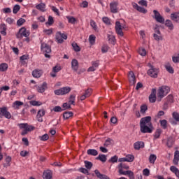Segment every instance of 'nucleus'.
Masks as SVG:
<instances>
[{
	"mask_svg": "<svg viewBox=\"0 0 179 179\" xmlns=\"http://www.w3.org/2000/svg\"><path fill=\"white\" fill-rule=\"evenodd\" d=\"M18 127H20V129H23L21 132V135L22 136H24V135H27V132H30V131H34V129H36L34 127L29 125V124L27 123L19 124Z\"/></svg>",
	"mask_w": 179,
	"mask_h": 179,
	"instance_id": "nucleus-1",
	"label": "nucleus"
},
{
	"mask_svg": "<svg viewBox=\"0 0 179 179\" xmlns=\"http://www.w3.org/2000/svg\"><path fill=\"white\" fill-rule=\"evenodd\" d=\"M30 36V31H27L24 27L19 29L18 32L16 34L17 38L22 40L23 37H29Z\"/></svg>",
	"mask_w": 179,
	"mask_h": 179,
	"instance_id": "nucleus-2",
	"label": "nucleus"
},
{
	"mask_svg": "<svg viewBox=\"0 0 179 179\" xmlns=\"http://www.w3.org/2000/svg\"><path fill=\"white\" fill-rule=\"evenodd\" d=\"M41 51H43V52H45V58H50V55H48L51 52V46L49 45L48 44L42 42L41 43Z\"/></svg>",
	"mask_w": 179,
	"mask_h": 179,
	"instance_id": "nucleus-3",
	"label": "nucleus"
},
{
	"mask_svg": "<svg viewBox=\"0 0 179 179\" xmlns=\"http://www.w3.org/2000/svg\"><path fill=\"white\" fill-rule=\"evenodd\" d=\"M170 92V87L167 86H162L159 87L158 90L157 96L158 97H160V99H163L164 96L169 94V92Z\"/></svg>",
	"mask_w": 179,
	"mask_h": 179,
	"instance_id": "nucleus-4",
	"label": "nucleus"
},
{
	"mask_svg": "<svg viewBox=\"0 0 179 179\" xmlns=\"http://www.w3.org/2000/svg\"><path fill=\"white\" fill-rule=\"evenodd\" d=\"M2 117H5V118H7L8 120L12 118V115L8 111V107L6 106L0 108V118H2Z\"/></svg>",
	"mask_w": 179,
	"mask_h": 179,
	"instance_id": "nucleus-5",
	"label": "nucleus"
},
{
	"mask_svg": "<svg viewBox=\"0 0 179 179\" xmlns=\"http://www.w3.org/2000/svg\"><path fill=\"white\" fill-rule=\"evenodd\" d=\"M69 92H71L70 87H64L59 90H55V94H57V96H59V95L64 96V94H68Z\"/></svg>",
	"mask_w": 179,
	"mask_h": 179,
	"instance_id": "nucleus-6",
	"label": "nucleus"
},
{
	"mask_svg": "<svg viewBox=\"0 0 179 179\" xmlns=\"http://www.w3.org/2000/svg\"><path fill=\"white\" fill-rule=\"evenodd\" d=\"M154 16H152L153 19H155L156 22L158 23H161L162 24H164V18L162 15H160V13L157 11V10H153Z\"/></svg>",
	"mask_w": 179,
	"mask_h": 179,
	"instance_id": "nucleus-7",
	"label": "nucleus"
},
{
	"mask_svg": "<svg viewBox=\"0 0 179 179\" xmlns=\"http://www.w3.org/2000/svg\"><path fill=\"white\" fill-rule=\"evenodd\" d=\"M140 130L142 134H152L153 132V125L140 126Z\"/></svg>",
	"mask_w": 179,
	"mask_h": 179,
	"instance_id": "nucleus-8",
	"label": "nucleus"
},
{
	"mask_svg": "<svg viewBox=\"0 0 179 179\" xmlns=\"http://www.w3.org/2000/svg\"><path fill=\"white\" fill-rule=\"evenodd\" d=\"M145 125H152V117L147 116L141 119L140 127H145Z\"/></svg>",
	"mask_w": 179,
	"mask_h": 179,
	"instance_id": "nucleus-9",
	"label": "nucleus"
},
{
	"mask_svg": "<svg viewBox=\"0 0 179 179\" xmlns=\"http://www.w3.org/2000/svg\"><path fill=\"white\" fill-rule=\"evenodd\" d=\"M67 38L68 35L66 34H62L59 31L56 34V40L59 44H62V43H64V40H66Z\"/></svg>",
	"mask_w": 179,
	"mask_h": 179,
	"instance_id": "nucleus-10",
	"label": "nucleus"
},
{
	"mask_svg": "<svg viewBox=\"0 0 179 179\" xmlns=\"http://www.w3.org/2000/svg\"><path fill=\"white\" fill-rule=\"evenodd\" d=\"M159 73V70L155 68L153 66H151V69L148 70V75L151 78H157Z\"/></svg>",
	"mask_w": 179,
	"mask_h": 179,
	"instance_id": "nucleus-11",
	"label": "nucleus"
},
{
	"mask_svg": "<svg viewBox=\"0 0 179 179\" xmlns=\"http://www.w3.org/2000/svg\"><path fill=\"white\" fill-rule=\"evenodd\" d=\"M115 30L117 34L121 37L124 36V32H122V25H121V22H120V21H117L115 22Z\"/></svg>",
	"mask_w": 179,
	"mask_h": 179,
	"instance_id": "nucleus-12",
	"label": "nucleus"
},
{
	"mask_svg": "<svg viewBox=\"0 0 179 179\" xmlns=\"http://www.w3.org/2000/svg\"><path fill=\"white\" fill-rule=\"evenodd\" d=\"M128 78L130 84L133 86L135 85V83H136V78H135V74L134 73V71L129 72Z\"/></svg>",
	"mask_w": 179,
	"mask_h": 179,
	"instance_id": "nucleus-13",
	"label": "nucleus"
},
{
	"mask_svg": "<svg viewBox=\"0 0 179 179\" xmlns=\"http://www.w3.org/2000/svg\"><path fill=\"white\" fill-rule=\"evenodd\" d=\"M118 2L113 1L110 3V12L112 13H117L118 12Z\"/></svg>",
	"mask_w": 179,
	"mask_h": 179,
	"instance_id": "nucleus-14",
	"label": "nucleus"
},
{
	"mask_svg": "<svg viewBox=\"0 0 179 179\" xmlns=\"http://www.w3.org/2000/svg\"><path fill=\"white\" fill-rule=\"evenodd\" d=\"M45 115V111L43 109H41L38 111L36 117L38 121V122H43V117Z\"/></svg>",
	"mask_w": 179,
	"mask_h": 179,
	"instance_id": "nucleus-15",
	"label": "nucleus"
},
{
	"mask_svg": "<svg viewBox=\"0 0 179 179\" xmlns=\"http://www.w3.org/2000/svg\"><path fill=\"white\" fill-rule=\"evenodd\" d=\"M134 148L135 150L143 149V148H145V143H143V141H137L134 144Z\"/></svg>",
	"mask_w": 179,
	"mask_h": 179,
	"instance_id": "nucleus-16",
	"label": "nucleus"
},
{
	"mask_svg": "<svg viewBox=\"0 0 179 179\" xmlns=\"http://www.w3.org/2000/svg\"><path fill=\"white\" fill-rule=\"evenodd\" d=\"M71 68L75 72H78V69H79V62L76 59H72Z\"/></svg>",
	"mask_w": 179,
	"mask_h": 179,
	"instance_id": "nucleus-17",
	"label": "nucleus"
},
{
	"mask_svg": "<svg viewBox=\"0 0 179 179\" xmlns=\"http://www.w3.org/2000/svg\"><path fill=\"white\" fill-rule=\"evenodd\" d=\"M171 19L176 23H179V12H175L171 14Z\"/></svg>",
	"mask_w": 179,
	"mask_h": 179,
	"instance_id": "nucleus-18",
	"label": "nucleus"
},
{
	"mask_svg": "<svg viewBox=\"0 0 179 179\" xmlns=\"http://www.w3.org/2000/svg\"><path fill=\"white\" fill-rule=\"evenodd\" d=\"M94 173H95V174H96V176L98 178H100V179H110V177H108V176L104 175V174H101L100 173V171H99V170H97V169H96L94 171Z\"/></svg>",
	"mask_w": 179,
	"mask_h": 179,
	"instance_id": "nucleus-19",
	"label": "nucleus"
},
{
	"mask_svg": "<svg viewBox=\"0 0 179 179\" xmlns=\"http://www.w3.org/2000/svg\"><path fill=\"white\" fill-rule=\"evenodd\" d=\"M43 75V71L40 69H35L32 71V76L34 78H41Z\"/></svg>",
	"mask_w": 179,
	"mask_h": 179,
	"instance_id": "nucleus-20",
	"label": "nucleus"
},
{
	"mask_svg": "<svg viewBox=\"0 0 179 179\" xmlns=\"http://www.w3.org/2000/svg\"><path fill=\"white\" fill-rule=\"evenodd\" d=\"M46 89H47V83L44 82L42 84V85L38 87L37 91L38 92V93H44Z\"/></svg>",
	"mask_w": 179,
	"mask_h": 179,
	"instance_id": "nucleus-21",
	"label": "nucleus"
},
{
	"mask_svg": "<svg viewBox=\"0 0 179 179\" xmlns=\"http://www.w3.org/2000/svg\"><path fill=\"white\" fill-rule=\"evenodd\" d=\"M178 162H179V151L176 150L174 154V159L173 160V164L175 166H178Z\"/></svg>",
	"mask_w": 179,
	"mask_h": 179,
	"instance_id": "nucleus-22",
	"label": "nucleus"
},
{
	"mask_svg": "<svg viewBox=\"0 0 179 179\" xmlns=\"http://www.w3.org/2000/svg\"><path fill=\"white\" fill-rule=\"evenodd\" d=\"M61 70V66H55L53 67L52 69V72L54 73H51L50 76H52V78H55V76H57V72H59V71Z\"/></svg>",
	"mask_w": 179,
	"mask_h": 179,
	"instance_id": "nucleus-23",
	"label": "nucleus"
},
{
	"mask_svg": "<svg viewBox=\"0 0 179 179\" xmlns=\"http://www.w3.org/2000/svg\"><path fill=\"white\" fill-rule=\"evenodd\" d=\"M43 177L44 179H51L52 178V173H51V171H46L43 172Z\"/></svg>",
	"mask_w": 179,
	"mask_h": 179,
	"instance_id": "nucleus-24",
	"label": "nucleus"
},
{
	"mask_svg": "<svg viewBox=\"0 0 179 179\" xmlns=\"http://www.w3.org/2000/svg\"><path fill=\"white\" fill-rule=\"evenodd\" d=\"M71 117H73V113L71 111L64 112L63 113L64 120H69Z\"/></svg>",
	"mask_w": 179,
	"mask_h": 179,
	"instance_id": "nucleus-25",
	"label": "nucleus"
},
{
	"mask_svg": "<svg viewBox=\"0 0 179 179\" xmlns=\"http://www.w3.org/2000/svg\"><path fill=\"white\" fill-rule=\"evenodd\" d=\"M87 153L89 156H97L99 155V152L94 149L87 150Z\"/></svg>",
	"mask_w": 179,
	"mask_h": 179,
	"instance_id": "nucleus-26",
	"label": "nucleus"
},
{
	"mask_svg": "<svg viewBox=\"0 0 179 179\" xmlns=\"http://www.w3.org/2000/svg\"><path fill=\"white\" fill-rule=\"evenodd\" d=\"M96 160H100L102 163H106L107 162V157L105 155H99L96 158Z\"/></svg>",
	"mask_w": 179,
	"mask_h": 179,
	"instance_id": "nucleus-27",
	"label": "nucleus"
},
{
	"mask_svg": "<svg viewBox=\"0 0 179 179\" xmlns=\"http://www.w3.org/2000/svg\"><path fill=\"white\" fill-rule=\"evenodd\" d=\"M173 145H174V140L173 139V137H169L167 139L166 146L171 148H173Z\"/></svg>",
	"mask_w": 179,
	"mask_h": 179,
	"instance_id": "nucleus-28",
	"label": "nucleus"
},
{
	"mask_svg": "<svg viewBox=\"0 0 179 179\" xmlns=\"http://www.w3.org/2000/svg\"><path fill=\"white\" fill-rule=\"evenodd\" d=\"M165 26H166V27H169V30H173V29H174V25L173 24V22L170 20H166Z\"/></svg>",
	"mask_w": 179,
	"mask_h": 179,
	"instance_id": "nucleus-29",
	"label": "nucleus"
},
{
	"mask_svg": "<svg viewBox=\"0 0 179 179\" xmlns=\"http://www.w3.org/2000/svg\"><path fill=\"white\" fill-rule=\"evenodd\" d=\"M170 170H171V171H172V173H174V174L176 176V177H178L179 178V170L178 169L177 167H176L174 166H171L170 167Z\"/></svg>",
	"mask_w": 179,
	"mask_h": 179,
	"instance_id": "nucleus-30",
	"label": "nucleus"
},
{
	"mask_svg": "<svg viewBox=\"0 0 179 179\" xmlns=\"http://www.w3.org/2000/svg\"><path fill=\"white\" fill-rule=\"evenodd\" d=\"M36 9H38V10H41V12H45V3H39L36 6Z\"/></svg>",
	"mask_w": 179,
	"mask_h": 179,
	"instance_id": "nucleus-31",
	"label": "nucleus"
},
{
	"mask_svg": "<svg viewBox=\"0 0 179 179\" xmlns=\"http://www.w3.org/2000/svg\"><path fill=\"white\" fill-rule=\"evenodd\" d=\"M134 8H136L137 9V10L138 12H141V13H146L148 12V10L145 9V8H143V7H141V6H138V4H136Z\"/></svg>",
	"mask_w": 179,
	"mask_h": 179,
	"instance_id": "nucleus-32",
	"label": "nucleus"
},
{
	"mask_svg": "<svg viewBox=\"0 0 179 179\" xmlns=\"http://www.w3.org/2000/svg\"><path fill=\"white\" fill-rule=\"evenodd\" d=\"M122 169H124V170H129V166L124 164V163H120L118 165V169L119 170H122Z\"/></svg>",
	"mask_w": 179,
	"mask_h": 179,
	"instance_id": "nucleus-33",
	"label": "nucleus"
},
{
	"mask_svg": "<svg viewBox=\"0 0 179 179\" xmlns=\"http://www.w3.org/2000/svg\"><path fill=\"white\" fill-rule=\"evenodd\" d=\"M71 45L76 52H79V51H80V47H79V45H78V43H76V42H73Z\"/></svg>",
	"mask_w": 179,
	"mask_h": 179,
	"instance_id": "nucleus-34",
	"label": "nucleus"
},
{
	"mask_svg": "<svg viewBox=\"0 0 179 179\" xmlns=\"http://www.w3.org/2000/svg\"><path fill=\"white\" fill-rule=\"evenodd\" d=\"M8 70V64L6 63H2L0 64V71L5 72V71Z\"/></svg>",
	"mask_w": 179,
	"mask_h": 179,
	"instance_id": "nucleus-35",
	"label": "nucleus"
},
{
	"mask_svg": "<svg viewBox=\"0 0 179 179\" xmlns=\"http://www.w3.org/2000/svg\"><path fill=\"white\" fill-rule=\"evenodd\" d=\"M108 37L109 43L114 45L115 44V36H114L113 35H108Z\"/></svg>",
	"mask_w": 179,
	"mask_h": 179,
	"instance_id": "nucleus-36",
	"label": "nucleus"
},
{
	"mask_svg": "<svg viewBox=\"0 0 179 179\" xmlns=\"http://www.w3.org/2000/svg\"><path fill=\"white\" fill-rule=\"evenodd\" d=\"M157 159V157H156V155L152 154L150 155L149 162H150V163L155 164V162H156Z\"/></svg>",
	"mask_w": 179,
	"mask_h": 179,
	"instance_id": "nucleus-37",
	"label": "nucleus"
},
{
	"mask_svg": "<svg viewBox=\"0 0 179 179\" xmlns=\"http://www.w3.org/2000/svg\"><path fill=\"white\" fill-rule=\"evenodd\" d=\"M160 135H162V129H157L154 134L155 139H158V138H160Z\"/></svg>",
	"mask_w": 179,
	"mask_h": 179,
	"instance_id": "nucleus-38",
	"label": "nucleus"
},
{
	"mask_svg": "<svg viewBox=\"0 0 179 179\" xmlns=\"http://www.w3.org/2000/svg\"><path fill=\"white\" fill-rule=\"evenodd\" d=\"M147 111H148V106L142 105L141 106L140 113H141V114H145Z\"/></svg>",
	"mask_w": 179,
	"mask_h": 179,
	"instance_id": "nucleus-39",
	"label": "nucleus"
},
{
	"mask_svg": "<svg viewBox=\"0 0 179 179\" xmlns=\"http://www.w3.org/2000/svg\"><path fill=\"white\" fill-rule=\"evenodd\" d=\"M45 24H48V26H52V24H54V17L50 15L48 17V22H45Z\"/></svg>",
	"mask_w": 179,
	"mask_h": 179,
	"instance_id": "nucleus-40",
	"label": "nucleus"
},
{
	"mask_svg": "<svg viewBox=\"0 0 179 179\" xmlns=\"http://www.w3.org/2000/svg\"><path fill=\"white\" fill-rule=\"evenodd\" d=\"M159 122L163 129H167V120H160Z\"/></svg>",
	"mask_w": 179,
	"mask_h": 179,
	"instance_id": "nucleus-41",
	"label": "nucleus"
},
{
	"mask_svg": "<svg viewBox=\"0 0 179 179\" xmlns=\"http://www.w3.org/2000/svg\"><path fill=\"white\" fill-rule=\"evenodd\" d=\"M23 102L20 101H15L13 103V107H15V108H19V107H20V106H23Z\"/></svg>",
	"mask_w": 179,
	"mask_h": 179,
	"instance_id": "nucleus-42",
	"label": "nucleus"
},
{
	"mask_svg": "<svg viewBox=\"0 0 179 179\" xmlns=\"http://www.w3.org/2000/svg\"><path fill=\"white\" fill-rule=\"evenodd\" d=\"M85 164L86 169H87L88 170H91L92 167H93V164L89 161H85Z\"/></svg>",
	"mask_w": 179,
	"mask_h": 179,
	"instance_id": "nucleus-43",
	"label": "nucleus"
},
{
	"mask_svg": "<svg viewBox=\"0 0 179 179\" xmlns=\"http://www.w3.org/2000/svg\"><path fill=\"white\" fill-rule=\"evenodd\" d=\"M89 41L93 45L96 43V36L94 35H90L89 38Z\"/></svg>",
	"mask_w": 179,
	"mask_h": 179,
	"instance_id": "nucleus-44",
	"label": "nucleus"
},
{
	"mask_svg": "<svg viewBox=\"0 0 179 179\" xmlns=\"http://www.w3.org/2000/svg\"><path fill=\"white\" fill-rule=\"evenodd\" d=\"M165 68H166V71H168V72H169V73H174V69H173V67H171V66H170L169 64H166L165 66Z\"/></svg>",
	"mask_w": 179,
	"mask_h": 179,
	"instance_id": "nucleus-45",
	"label": "nucleus"
},
{
	"mask_svg": "<svg viewBox=\"0 0 179 179\" xmlns=\"http://www.w3.org/2000/svg\"><path fill=\"white\" fill-rule=\"evenodd\" d=\"M134 159H135V157H134V155H128L126 156L127 162H128L129 163H131V162L134 160Z\"/></svg>",
	"mask_w": 179,
	"mask_h": 179,
	"instance_id": "nucleus-46",
	"label": "nucleus"
},
{
	"mask_svg": "<svg viewBox=\"0 0 179 179\" xmlns=\"http://www.w3.org/2000/svg\"><path fill=\"white\" fill-rule=\"evenodd\" d=\"M110 48V47H108V45L104 44L102 45L101 47V52H103V54L107 52L108 51V49Z\"/></svg>",
	"mask_w": 179,
	"mask_h": 179,
	"instance_id": "nucleus-47",
	"label": "nucleus"
},
{
	"mask_svg": "<svg viewBox=\"0 0 179 179\" xmlns=\"http://www.w3.org/2000/svg\"><path fill=\"white\" fill-rule=\"evenodd\" d=\"M5 160H6V164H5L3 165V166L7 167V166H10V162H12V157L8 156L6 158Z\"/></svg>",
	"mask_w": 179,
	"mask_h": 179,
	"instance_id": "nucleus-48",
	"label": "nucleus"
},
{
	"mask_svg": "<svg viewBox=\"0 0 179 179\" xmlns=\"http://www.w3.org/2000/svg\"><path fill=\"white\" fill-rule=\"evenodd\" d=\"M75 95H70L69 103L72 104L73 106H75Z\"/></svg>",
	"mask_w": 179,
	"mask_h": 179,
	"instance_id": "nucleus-49",
	"label": "nucleus"
},
{
	"mask_svg": "<svg viewBox=\"0 0 179 179\" xmlns=\"http://www.w3.org/2000/svg\"><path fill=\"white\" fill-rule=\"evenodd\" d=\"M20 10V6L19 5H15L14 6L13 8V13L16 15V13H17V12H19Z\"/></svg>",
	"mask_w": 179,
	"mask_h": 179,
	"instance_id": "nucleus-50",
	"label": "nucleus"
},
{
	"mask_svg": "<svg viewBox=\"0 0 179 179\" xmlns=\"http://www.w3.org/2000/svg\"><path fill=\"white\" fill-rule=\"evenodd\" d=\"M26 23V20H24V18H20L17 21V26H23V24Z\"/></svg>",
	"mask_w": 179,
	"mask_h": 179,
	"instance_id": "nucleus-51",
	"label": "nucleus"
},
{
	"mask_svg": "<svg viewBox=\"0 0 179 179\" xmlns=\"http://www.w3.org/2000/svg\"><path fill=\"white\" fill-rule=\"evenodd\" d=\"M109 163H117V162H118V157H117V155H115L113 157H112L109 160H108Z\"/></svg>",
	"mask_w": 179,
	"mask_h": 179,
	"instance_id": "nucleus-52",
	"label": "nucleus"
},
{
	"mask_svg": "<svg viewBox=\"0 0 179 179\" xmlns=\"http://www.w3.org/2000/svg\"><path fill=\"white\" fill-rule=\"evenodd\" d=\"M172 117L174 120H176L177 122H179V113L177 112H173L172 113Z\"/></svg>",
	"mask_w": 179,
	"mask_h": 179,
	"instance_id": "nucleus-53",
	"label": "nucleus"
},
{
	"mask_svg": "<svg viewBox=\"0 0 179 179\" xmlns=\"http://www.w3.org/2000/svg\"><path fill=\"white\" fill-rule=\"evenodd\" d=\"M166 102L168 103H174V96H173V95H169L166 97Z\"/></svg>",
	"mask_w": 179,
	"mask_h": 179,
	"instance_id": "nucleus-54",
	"label": "nucleus"
},
{
	"mask_svg": "<svg viewBox=\"0 0 179 179\" xmlns=\"http://www.w3.org/2000/svg\"><path fill=\"white\" fill-rule=\"evenodd\" d=\"M90 26L95 30V31H97V25L96 24V22L93 20H90Z\"/></svg>",
	"mask_w": 179,
	"mask_h": 179,
	"instance_id": "nucleus-55",
	"label": "nucleus"
},
{
	"mask_svg": "<svg viewBox=\"0 0 179 179\" xmlns=\"http://www.w3.org/2000/svg\"><path fill=\"white\" fill-rule=\"evenodd\" d=\"M39 138L41 139V141H48V139H50V136H48V134H45L44 135H43L42 136H40Z\"/></svg>",
	"mask_w": 179,
	"mask_h": 179,
	"instance_id": "nucleus-56",
	"label": "nucleus"
},
{
	"mask_svg": "<svg viewBox=\"0 0 179 179\" xmlns=\"http://www.w3.org/2000/svg\"><path fill=\"white\" fill-rule=\"evenodd\" d=\"M69 20V23H71V24H75V22H76V18L73 17H67Z\"/></svg>",
	"mask_w": 179,
	"mask_h": 179,
	"instance_id": "nucleus-57",
	"label": "nucleus"
},
{
	"mask_svg": "<svg viewBox=\"0 0 179 179\" xmlns=\"http://www.w3.org/2000/svg\"><path fill=\"white\" fill-rule=\"evenodd\" d=\"M102 20H103V23H106V24H111V22L110 21V18H108V17H103L102 18Z\"/></svg>",
	"mask_w": 179,
	"mask_h": 179,
	"instance_id": "nucleus-58",
	"label": "nucleus"
},
{
	"mask_svg": "<svg viewBox=\"0 0 179 179\" xmlns=\"http://www.w3.org/2000/svg\"><path fill=\"white\" fill-rule=\"evenodd\" d=\"M92 89L88 88V89L85 91V92L84 94H85L87 97H90V96H92Z\"/></svg>",
	"mask_w": 179,
	"mask_h": 179,
	"instance_id": "nucleus-59",
	"label": "nucleus"
},
{
	"mask_svg": "<svg viewBox=\"0 0 179 179\" xmlns=\"http://www.w3.org/2000/svg\"><path fill=\"white\" fill-rule=\"evenodd\" d=\"M20 59L22 64H23V62H24L25 59H29V55H24L20 57Z\"/></svg>",
	"mask_w": 179,
	"mask_h": 179,
	"instance_id": "nucleus-60",
	"label": "nucleus"
},
{
	"mask_svg": "<svg viewBox=\"0 0 179 179\" xmlns=\"http://www.w3.org/2000/svg\"><path fill=\"white\" fill-rule=\"evenodd\" d=\"M29 103L31 106H41L43 104L41 102L37 101H31Z\"/></svg>",
	"mask_w": 179,
	"mask_h": 179,
	"instance_id": "nucleus-61",
	"label": "nucleus"
},
{
	"mask_svg": "<svg viewBox=\"0 0 179 179\" xmlns=\"http://www.w3.org/2000/svg\"><path fill=\"white\" fill-rule=\"evenodd\" d=\"M111 142H113V140L110 139V138H108L104 144H103V146H105V148H107L108 146H110V145H111Z\"/></svg>",
	"mask_w": 179,
	"mask_h": 179,
	"instance_id": "nucleus-62",
	"label": "nucleus"
},
{
	"mask_svg": "<svg viewBox=\"0 0 179 179\" xmlns=\"http://www.w3.org/2000/svg\"><path fill=\"white\" fill-rule=\"evenodd\" d=\"M138 52L140 55H142V57H145V55H146V50H145V48L139 49Z\"/></svg>",
	"mask_w": 179,
	"mask_h": 179,
	"instance_id": "nucleus-63",
	"label": "nucleus"
},
{
	"mask_svg": "<svg viewBox=\"0 0 179 179\" xmlns=\"http://www.w3.org/2000/svg\"><path fill=\"white\" fill-rule=\"evenodd\" d=\"M172 59L175 64H177V62H179V54H178L176 56H173Z\"/></svg>",
	"mask_w": 179,
	"mask_h": 179,
	"instance_id": "nucleus-64",
	"label": "nucleus"
}]
</instances>
